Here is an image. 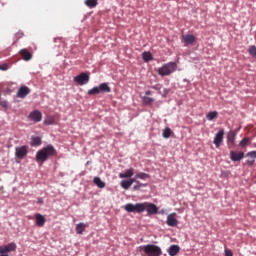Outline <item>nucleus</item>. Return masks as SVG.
Returning <instances> with one entry per match:
<instances>
[{
	"label": "nucleus",
	"mask_w": 256,
	"mask_h": 256,
	"mask_svg": "<svg viewBox=\"0 0 256 256\" xmlns=\"http://www.w3.org/2000/svg\"><path fill=\"white\" fill-rule=\"evenodd\" d=\"M30 93L29 87L22 86L19 88L17 92V97H20V99H25V96Z\"/></svg>",
	"instance_id": "15"
},
{
	"label": "nucleus",
	"mask_w": 256,
	"mask_h": 256,
	"mask_svg": "<svg viewBox=\"0 0 256 256\" xmlns=\"http://www.w3.org/2000/svg\"><path fill=\"white\" fill-rule=\"evenodd\" d=\"M176 71H177V63L169 62L164 64L162 67L158 69V75H161V77H167L172 73H175Z\"/></svg>",
	"instance_id": "4"
},
{
	"label": "nucleus",
	"mask_w": 256,
	"mask_h": 256,
	"mask_svg": "<svg viewBox=\"0 0 256 256\" xmlns=\"http://www.w3.org/2000/svg\"><path fill=\"white\" fill-rule=\"evenodd\" d=\"M248 143H249V138L245 137L240 141L239 145L240 147H247Z\"/></svg>",
	"instance_id": "36"
},
{
	"label": "nucleus",
	"mask_w": 256,
	"mask_h": 256,
	"mask_svg": "<svg viewBox=\"0 0 256 256\" xmlns=\"http://www.w3.org/2000/svg\"><path fill=\"white\" fill-rule=\"evenodd\" d=\"M225 256H233V252L229 249L225 250Z\"/></svg>",
	"instance_id": "40"
},
{
	"label": "nucleus",
	"mask_w": 256,
	"mask_h": 256,
	"mask_svg": "<svg viewBox=\"0 0 256 256\" xmlns=\"http://www.w3.org/2000/svg\"><path fill=\"white\" fill-rule=\"evenodd\" d=\"M235 137H237V131H230L227 135V143L229 149L235 147Z\"/></svg>",
	"instance_id": "13"
},
{
	"label": "nucleus",
	"mask_w": 256,
	"mask_h": 256,
	"mask_svg": "<svg viewBox=\"0 0 256 256\" xmlns=\"http://www.w3.org/2000/svg\"><path fill=\"white\" fill-rule=\"evenodd\" d=\"M41 143H42L41 137L34 136L31 138V142H30L31 147H39Z\"/></svg>",
	"instance_id": "22"
},
{
	"label": "nucleus",
	"mask_w": 256,
	"mask_h": 256,
	"mask_svg": "<svg viewBox=\"0 0 256 256\" xmlns=\"http://www.w3.org/2000/svg\"><path fill=\"white\" fill-rule=\"evenodd\" d=\"M144 211H147L148 215H156L159 208L155 204L144 202Z\"/></svg>",
	"instance_id": "11"
},
{
	"label": "nucleus",
	"mask_w": 256,
	"mask_h": 256,
	"mask_svg": "<svg viewBox=\"0 0 256 256\" xmlns=\"http://www.w3.org/2000/svg\"><path fill=\"white\" fill-rule=\"evenodd\" d=\"M151 91L150 90H147L146 92H145V95H151Z\"/></svg>",
	"instance_id": "42"
},
{
	"label": "nucleus",
	"mask_w": 256,
	"mask_h": 256,
	"mask_svg": "<svg viewBox=\"0 0 256 256\" xmlns=\"http://www.w3.org/2000/svg\"><path fill=\"white\" fill-rule=\"evenodd\" d=\"M85 5L93 9V7H97V0H86Z\"/></svg>",
	"instance_id": "29"
},
{
	"label": "nucleus",
	"mask_w": 256,
	"mask_h": 256,
	"mask_svg": "<svg viewBox=\"0 0 256 256\" xmlns=\"http://www.w3.org/2000/svg\"><path fill=\"white\" fill-rule=\"evenodd\" d=\"M93 182H94V185H96V187H98L99 189H105V182H103L101 178L94 177Z\"/></svg>",
	"instance_id": "24"
},
{
	"label": "nucleus",
	"mask_w": 256,
	"mask_h": 256,
	"mask_svg": "<svg viewBox=\"0 0 256 256\" xmlns=\"http://www.w3.org/2000/svg\"><path fill=\"white\" fill-rule=\"evenodd\" d=\"M28 153H29V147L28 146H20V147L15 148V157L17 159L26 158Z\"/></svg>",
	"instance_id": "7"
},
{
	"label": "nucleus",
	"mask_w": 256,
	"mask_h": 256,
	"mask_svg": "<svg viewBox=\"0 0 256 256\" xmlns=\"http://www.w3.org/2000/svg\"><path fill=\"white\" fill-rule=\"evenodd\" d=\"M89 79H90L89 74L85 72H82L78 76L74 77V81L78 85H87V83H89Z\"/></svg>",
	"instance_id": "8"
},
{
	"label": "nucleus",
	"mask_w": 256,
	"mask_h": 256,
	"mask_svg": "<svg viewBox=\"0 0 256 256\" xmlns=\"http://www.w3.org/2000/svg\"><path fill=\"white\" fill-rule=\"evenodd\" d=\"M140 251H143L144 254L142 256H162L163 251L161 247L155 244H147L139 247Z\"/></svg>",
	"instance_id": "3"
},
{
	"label": "nucleus",
	"mask_w": 256,
	"mask_h": 256,
	"mask_svg": "<svg viewBox=\"0 0 256 256\" xmlns=\"http://www.w3.org/2000/svg\"><path fill=\"white\" fill-rule=\"evenodd\" d=\"M128 182H130V185H133V183H137L138 186H135L134 189H139V187H145V184H141L139 181H137L136 176L128 180Z\"/></svg>",
	"instance_id": "27"
},
{
	"label": "nucleus",
	"mask_w": 256,
	"mask_h": 256,
	"mask_svg": "<svg viewBox=\"0 0 256 256\" xmlns=\"http://www.w3.org/2000/svg\"><path fill=\"white\" fill-rule=\"evenodd\" d=\"M49 157H57V150L51 144L42 149L38 150L36 153L37 163H45Z\"/></svg>",
	"instance_id": "2"
},
{
	"label": "nucleus",
	"mask_w": 256,
	"mask_h": 256,
	"mask_svg": "<svg viewBox=\"0 0 256 256\" xmlns=\"http://www.w3.org/2000/svg\"><path fill=\"white\" fill-rule=\"evenodd\" d=\"M179 251H181V248L178 245H171L168 249V254L170 256H176Z\"/></svg>",
	"instance_id": "20"
},
{
	"label": "nucleus",
	"mask_w": 256,
	"mask_h": 256,
	"mask_svg": "<svg viewBox=\"0 0 256 256\" xmlns=\"http://www.w3.org/2000/svg\"><path fill=\"white\" fill-rule=\"evenodd\" d=\"M30 121L34 123H39L43 119V114L39 110H34L29 114Z\"/></svg>",
	"instance_id": "12"
},
{
	"label": "nucleus",
	"mask_w": 256,
	"mask_h": 256,
	"mask_svg": "<svg viewBox=\"0 0 256 256\" xmlns=\"http://www.w3.org/2000/svg\"><path fill=\"white\" fill-rule=\"evenodd\" d=\"M248 53L249 55H251V57L256 59V46L255 45L250 46L248 49Z\"/></svg>",
	"instance_id": "31"
},
{
	"label": "nucleus",
	"mask_w": 256,
	"mask_h": 256,
	"mask_svg": "<svg viewBox=\"0 0 256 256\" xmlns=\"http://www.w3.org/2000/svg\"><path fill=\"white\" fill-rule=\"evenodd\" d=\"M55 124V118L53 117H47L45 120H44V125H54Z\"/></svg>",
	"instance_id": "32"
},
{
	"label": "nucleus",
	"mask_w": 256,
	"mask_h": 256,
	"mask_svg": "<svg viewBox=\"0 0 256 256\" xmlns=\"http://www.w3.org/2000/svg\"><path fill=\"white\" fill-rule=\"evenodd\" d=\"M225 136V130L221 129L214 137V145L216 147V149H219V147H221V145H223V139Z\"/></svg>",
	"instance_id": "9"
},
{
	"label": "nucleus",
	"mask_w": 256,
	"mask_h": 256,
	"mask_svg": "<svg viewBox=\"0 0 256 256\" xmlns=\"http://www.w3.org/2000/svg\"><path fill=\"white\" fill-rule=\"evenodd\" d=\"M142 101H143L144 105H153L155 100L149 96H144L142 98Z\"/></svg>",
	"instance_id": "28"
},
{
	"label": "nucleus",
	"mask_w": 256,
	"mask_h": 256,
	"mask_svg": "<svg viewBox=\"0 0 256 256\" xmlns=\"http://www.w3.org/2000/svg\"><path fill=\"white\" fill-rule=\"evenodd\" d=\"M128 213H143L145 211V205L143 203L131 204L128 203L124 207Z\"/></svg>",
	"instance_id": "5"
},
{
	"label": "nucleus",
	"mask_w": 256,
	"mask_h": 256,
	"mask_svg": "<svg viewBox=\"0 0 256 256\" xmlns=\"http://www.w3.org/2000/svg\"><path fill=\"white\" fill-rule=\"evenodd\" d=\"M9 69V65L7 64H0V71H7Z\"/></svg>",
	"instance_id": "38"
},
{
	"label": "nucleus",
	"mask_w": 256,
	"mask_h": 256,
	"mask_svg": "<svg viewBox=\"0 0 256 256\" xmlns=\"http://www.w3.org/2000/svg\"><path fill=\"white\" fill-rule=\"evenodd\" d=\"M100 90L99 87H94L88 91V95H99Z\"/></svg>",
	"instance_id": "34"
},
{
	"label": "nucleus",
	"mask_w": 256,
	"mask_h": 256,
	"mask_svg": "<svg viewBox=\"0 0 256 256\" xmlns=\"http://www.w3.org/2000/svg\"><path fill=\"white\" fill-rule=\"evenodd\" d=\"M100 90V93H111V87H109V84L107 83H101L98 87Z\"/></svg>",
	"instance_id": "21"
},
{
	"label": "nucleus",
	"mask_w": 256,
	"mask_h": 256,
	"mask_svg": "<svg viewBox=\"0 0 256 256\" xmlns=\"http://www.w3.org/2000/svg\"><path fill=\"white\" fill-rule=\"evenodd\" d=\"M0 107H3V109H8L9 104L6 100H0Z\"/></svg>",
	"instance_id": "37"
},
{
	"label": "nucleus",
	"mask_w": 256,
	"mask_h": 256,
	"mask_svg": "<svg viewBox=\"0 0 256 256\" xmlns=\"http://www.w3.org/2000/svg\"><path fill=\"white\" fill-rule=\"evenodd\" d=\"M85 229H87V224L80 222L76 225V232L78 235H83L85 232Z\"/></svg>",
	"instance_id": "23"
},
{
	"label": "nucleus",
	"mask_w": 256,
	"mask_h": 256,
	"mask_svg": "<svg viewBox=\"0 0 256 256\" xmlns=\"http://www.w3.org/2000/svg\"><path fill=\"white\" fill-rule=\"evenodd\" d=\"M19 53L24 61H31L33 59V54L27 51V49H22Z\"/></svg>",
	"instance_id": "17"
},
{
	"label": "nucleus",
	"mask_w": 256,
	"mask_h": 256,
	"mask_svg": "<svg viewBox=\"0 0 256 256\" xmlns=\"http://www.w3.org/2000/svg\"><path fill=\"white\" fill-rule=\"evenodd\" d=\"M182 39L186 45H193L195 43V36L191 34L183 35Z\"/></svg>",
	"instance_id": "18"
},
{
	"label": "nucleus",
	"mask_w": 256,
	"mask_h": 256,
	"mask_svg": "<svg viewBox=\"0 0 256 256\" xmlns=\"http://www.w3.org/2000/svg\"><path fill=\"white\" fill-rule=\"evenodd\" d=\"M219 115V113H217V111H212V112H209L206 116V119L208 121H213V119H217V116Z\"/></svg>",
	"instance_id": "26"
},
{
	"label": "nucleus",
	"mask_w": 256,
	"mask_h": 256,
	"mask_svg": "<svg viewBox=\"0 0 256 256\" xmlns=\"http://www.w3.org/2000/svg\"><path fill=\"white\" fill-rule=\"evenodd\" d=\"M35 219H36V225L37 227H43L46 223V219H45V216H43L42 214L40 213H37L35 215Z\"/></svg>",
	"instance_id": "16"
},
{
	"label": "nucleus",
	"mask_w": 256,
	"mask_h": 256,
	"mask_svg": "<svg viewBox=\"0 0 256 256\" xmlns=\"http://www.w3.org/2000/svg\"><path fill=\"white\" fill-rule=\"evenodd\" d=\"M248 157H252L253 159H256V151H251L247 153Z\"/></svg>",
	"instance_id": "39"
},
{
	"label": "nucleus",
	"mask_w": 256,
	"mask_h": 256,
	"mask_svg": "<svg viewBox=\"0 0 256 256\" xmlns=\"http://www.w3.org/2000/svg\"><path fill=\"white\" fill-rule=\"evenodd\" d=\"M133 175H135L133 168H129L128 170L125 171V173H120L119 177L120 179H127L129 177H133Z\"/></svg>",
	"instance_id": "19"
},
{
	"label": "nucleus",
	"mask_w": 256,
	"mask_h": 256,
	"mask_svg": "<svg viewBox=\"0 0 256 256\" xmlns=\"http://www.w3.org/2000/svg\"><path fill=\"white\" fill-rule=\"evenodd\" d=\"M243 157H245V153L243 152H235V151L230 152L231 161H241Z\"/></svg>",
	"instance_id": "14"
},
{
	"label": "nucleus",
	"mask_w": 256,
	"mask_h": 256,
	"mask_svg": "<svg viewBox=\"0 0 256 256\" xmlns=\"http://www.w3.org/2000/svg\"><path fill=\"white\" fill-rule=\"evenodd\" d=\"M37 203L38 205H43V198H38Z\"/></svg>",
	"instance_id": "41"
},
{
	"label": "nucleus",
	"mask_w": 256,
	"mask_h": 256,
	"mask_svg": "<svg viewBox=\"0 0 256 256\" xmlns=\"http://www.w3.org/2000/svg\"><path fill=\"white\" fill-rule=\"evenodd\" d=\"M162 137H164V139H169V137H171V128H165L163 130Z\"/></svg>",
	"instance_id": "30"
},
{
	"label": "nucleus",
	"mask_w": 256,
	"mask_h": 256,
	"mask_svg": "<svg viewBox=\"0 0 256 256\" xmlns=\"http://www.w3.org/2000/svg\"><path fill=\"white\" fill-rule=\"evenodd\" d=\"M122 189H129L131 187V184L129 180H124L120 183Z\"/></svg>",
	"instance_id": "35"
},
{
	"label": "nucleus",
	"mask_w": 256,
	"mask_h": 256,
	"mask_svg": "<svg viewBox=\"0 0 256 256\" xmlns=\"http://www.w3.org/2000/svg\"><path fill=\"white\" fill-rule=\"evenodd\" d=\"M166 224L168 227H177L179 220H177V213L173 212L167 216Z\"/></svg>",
	"instance_id": "10"
},
{
	"label": "nucleus",
	"mask_w": 256,
	"mask_h": 256,
	"mask_svg": "<svg viewBox=\"0 0 256 256\" xmlns=\"http://www.w3.org/2000/svg\"><path fill=\"white\" fill-rule=\"evenodd\" d=\"M49 157H57V150L51 144L42 149L38 150L36 153L37 163H45Z\"/></svg>",
	"instance_id": "1"
},
{
	"label": "nucleus",
	"mask_w": 256,
	"mask_h": 256,
	"mask_svg": "<svg viewBox=\"0 0 256 256\" xmlns=\"http://www.w3.org/2000/svg\"><path fill=\"white\" fill-rule=\"evenodd\" d=\"M142 59L145 63H149V61H153V55L151 52H143Z\"/></svg>",
	"instance_id": "25"
},
{
	"label": "nucleus",
	"mask_w": 256,
	"mask_h": 256,
	"mask_svg": "<svg viewBox=\"0 0 256 256\" xmlns=\"http://www.w3.org/2000/svg\"><path fill=\"white\" fill-rule=\"evenodd\" d=\"M15 249H17V244L14 242L0 246V256H9V253H11V251H15Z\"/></svg>",
	"instance_id": "6"
},
{
	"label": "nucleus",
	"mask_w": 256,
	"mask_h": 256,
	"mask_svg": "<svg viewBox=\"0 0 256 256\" xmlns=\"http://www.w3.org/2000/svg\"><path fill=\"white\" fill-rule=\"evenodd\" d=\"M136 179H142L143 181H145V179H149V175L146 173L140 172L136 174Z\"/></svg>",
	"instance_id": "33"
}]
</instances>
